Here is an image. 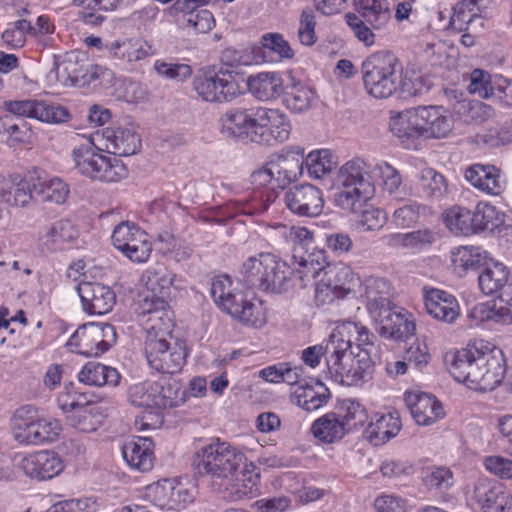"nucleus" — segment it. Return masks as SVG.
<instances>
[{
    "mask_svg": "<svg viewBox=\"0 0 512 512\" xmlns=\"http://www.w3.org/2000/svg\"><path fill=\"white\" fill-rule=\"evenodd\" d=\"M333 333H340L343 339H347L346 334L356 335V340L358 342L356 349L358 351L363 349L362 346L374 345L375 335L370 333L366 327L355 322L344 323L341 327L335 329ZM348 339L351 338L349 337Z\"/></svg>",
    "mask_w": 512,
    "mask_h": 512,
    "instance_id": "nucleus-60",
    "label": "nucleus"
},
{
    "mask_svg": "<svg viewBox=\"0 0 512 512\" xmlns=\"http://www.w3.org/2000/svg\"><path fill=\"white\" fill-rule=\"evenodd\" d=\"M103 69L98 65L79 61L74 54L67 55L63 60L56 62L55 74L62 86L82 87L99 78Z\"/></svg>",
    "mask_w": 512,
    "mask_h": 512,
    "instance_id": "nucleus-16",
    "label": "nucleus"
},
{
    "mask_svg": "<svg viewBox=\"0 0 512 512\" xmlns=\"http://www.w3.org/2000/svg\"><path fill=\"white\" fill-rule=\"evenodd\" d=\"M78 377L80 382L91 386L117 385L120 380L115 368L94 361L86 363Z\"/></svg>",
    "mask_w": 512,
    "mask_h": 512,
    "instance_id": "nucleus-42",
    "label": "nucleus"
},
{
    "mask_svg": "<svg viewBox=\"0 0 512 512\" xmlns=\"http://www.w3.org/2000/svg\"><path fill=\"white\" fill-rule=\"evenodd\" d=\"M420 182L423 189L431 197L439 198L447 191V183L444 176L431 168L421 171Z\"/></svg>",
    "mask_w": 512,
    "mask_h": 512,
    "instance_id": "nucleus-56",
    "label": "nucleus"
},
{
    "mask_svg": "<svg viewBox=\"0 0 512 512\" xmlns=\"http://www.w3.org/2000/svg\"><path fill=\"white\" fill-rule=\"evenodd\" d=\"M185 392L175 379L137 383L129 387L128 400L139 408L168 409L184 402Z\"/></svg>",
    "mask_w": 512,
    "mask_h": 512,
    "instance_id": "nucleus-7",
    "label": "nucleus"
},
{
    "mask_svg": "<svg viewBox=\"0 0 512 512\" xmlns=\"http://www.w3.org/2000/svg\"><path fill=\"white\" fill-rule=\"evenodd\" d=\"M483 257L479 247H458L452 255V262L456 267L462 268L463 270H476L482 262Z\"/></svg>",
    "mask_w": 512,
    "mask_h": 512,
    "instance_id": "nucleus-54",
    "label": "nucleus"
},
{
    "mask_svg": "<svg viewBox=\"0 0 512 512\" xmlns=\"http://www.w3.org/2000/svg\"><path fill=\"white\" fill-rule=\"evenodd\" d=\"M405 401L419 425H431L444 416L441 403L427 393H410L406 396Z\"/></svg>",
    "mask_w": 512,
    "mask_h": 512,
    "instance_id": "nucleus-27",
    "label": "nucleus"
},
{
    "mask_svg": "<svg viewBox=\"0 0 512 512\" xmlns=\"http://www.w3.org/2000/svg\"><path fill=\"white\" fill-rule=\"evenodd\" d=\"M255 111L236 109L227 112L223 118V131L230 136L250 139L256 130Z\"/></svg>",
    "mask_w": 512,
    "mask_h": 512,
    "instance_id": "nucleus-36",
    "label": "nucleus"
},
{
    "mask_svg": "<svg viewBox=\"0 0 512 512\" xmlns=\"http://www.w3.org/2000/svg\"><path fill=\"white\" fill-rule=\"evenodd\" d=\"M378 323V332L386 338L403 339L413 335L416 327L404 314L392 310L391 306L381 310L379 315H371Z\"/></svg>",
    "mask_w": 512,
    "mask_h": 512,
    "instance_id": "nucleus-25",
    "label": "nucleus"
},
{
    "mask_svg": "<svg viewBox=\"0 0 512 512\" xmlns=\"http://www.w3.org/2000/svg\"><path fill=\"white\" fill-rule=\"evenodd\" d=\"M483 464L491 474L501 479H512V459L492 455L485 457Z\"/></svg>",
    "mask_w": 512,
    "mask_h": 512,
    "instance_id": "nucleus-63",
    "label": "nucleus"
},
{
    "mask_svg": "<svg viewBox=\"0 0 512 512\" xmlns=\"http://www.w3.org/2000/svg\"><path fill=\"white\" fill-rule=\"evenodd\" d=\"M145 354L152 368L166 374L180 372L187 356L185 343L173 336L168 339L151 337L146 340Z\"/></svg>",
    "mask_w": 512,
    "mask_h": 512,
    "instance_id": "nucleus-10",
    "label": "nucleus"
},
{
    "mask_svg": "<svg viewBox=\"0 0 512 512\" xmlns=\"http://www.w3.org/2000/svg\"><path fill=\"white\" fill-rule=\"evenodd\" d=\"M12 421L13 436L21 444L38 445L53 441L61 431L58 420L38 418L32 406L17 409Z\"/></svg>",
    "mask_w": 512,
    "mask_h": 512,
    "instance_id": "nucleus-8",
    "label": "nucleus"
},
{
    "mask_svg": "<svg viewBox=\"0 0 512 512\" xmlns=\"http://www.w3.org/2000/svg\"><path fill=\"white\" fill-rule=\"evenodd\" d=\"M373 195V191L339 185L338 191L334 194V203L343 210L356 212L365 202L371 199Z\"/></svg>",
    "mask_w": 512,
    "mask_h": 512,
    "instance_id": "nucleus-48",
    "label": "nucleus"
},
{
    "mask_svg": "<svg viewBox=\"0 0 512 512\" xmlns=\"http://www.w3.org/2000/svg\"><path fill=\"white\" fill-rule=\"evenodd\" d=\"M465 178L487 194L499 195L503 190L500 170L493 165L474 164L466 170Z\"/></svg>",
    "mask_w": 512,
    "mask_h": 512,
    "instance_id": "nucleus-31",
    "label": "nucleus"
},
{
    "mask_svg": "<svg viewBox=\"0 0 512 512\" xmlns=\"http://www.w3.org/2000/svg\"><path fill=\"white\" fill-rule=\"evenodd\" d=\"M320 255H322V252L316 255V258L314 257L315 255L309 254L307 258L300 257L299 261L296 255H293L295 266L291 270L292 275L300 281L303 288L320 277L319 281L313 283L317 298L322 294L329 296V292L333 293L342 286L340 279L337 278V267L331 265L322 266L319 262Z\"/></svg>",
    "mask_w": 512,
    "mask_h": 512,
    "instance_id": "nucleus-9",
    "label": "nucleus"
},
{
    "mask_svg": "<svg viewBox=\"0 0 512 512\" xmlns=\"http://www.w3.org/2000/svg\"><path fill=\"white\" fill-rule=\"evenodd\" d=\"M211 296L223 312L246 325L262 327L266 322L261 302L247 300L241 291H235L228 276L213 279Z\"/></svg>",
    "mask_w": 512,
    "mask_h": 512,
    "instance_id": "nucleus-5",
    "label": "nucleus"
},
{
    "mask_svg": "<svg viewBox=\"0 0 512 512\" xmlns=\"http://www.w3.org/2000/svg\"><path fill=\"white\" fill-rule=\"evenodd\" d=\"M72 159L78 173L92 180L111 183L128 175V169L120 159L100 153L93 143L74 148Z\"/></svg>",
    "mask_w": 512,
    "mask_h": 512,
    "instance_id": "nucleus-6",
    "label": "nucleus"
},
{
    "mask_svg": "<svg viewBox=\"0 0 512 512\" xmlns=\"http://www.w3.org/2000/svg\"><path fill=\"white\" fill-rule=\"evenodd\" d=\"M102 139L107 152L114 155H134L141 147V140L131 127L106 128Z\"/></svg>",
    "mask_w": 512,
    "mask_h": 512,
    "instance_id": "nucleus-23",
    "label": "nucleus"
},
{
    "mask_svg": "<svg viewBox=\"0 0 512 512\" xmlns=\"http://www.w3.org/2000/svg\"><path fill=\"white\" fill-rule=\"evenodd\" d=\"M140 322L147 332L146 340H150L151 337L168 339L172 336L174 327L172 312L168 303L161 297H152L151 299L146 297L144 299Z\"/></svg>",
    "mask_w": 512,
    "mask_h": 512,
    "instance_id": "nucleus-15",
    "label": "nucleus"
},
{
    "mask_svg": "<svg viewBox=\"0 0 512 512\" xmlns=\"http://www.w3.org/2000/svg\"><path fill=\"white\" fill-rule=\"evenodd\" d=\"M268 257L269 253H261L258 256L248 258L242 264L241 280L248 288L263 290L266 272L265 261Z\"/></svg>",
    "mask_w": 512,
    "mask_h": 512,
    "instance_id": "nucleus-47",
    "label": "nucleus"
},
{
    "mask_svg": "<svg viewBox=\"0 0 512 512\" xmlns=\"http://www.w3.org/2000/svg\"><path fill=\"white\" fill-rule=\"evenodd\" d=\"M331 158L328 150L313 151L308 154L304 162L309 174L319 179L331 172L335 166V162Z\"/></svg>",
    "mask_w": 512,
    "mask_h": 512,
    "instance_id": "nucleus-53",
    "label": "nucleus"
},
{
    "mask_svg": "<svg viewBox=\"0 0 512 512\" xmlns=\"http://www.w3.org/2000/svg\"><path fill=\"white\" fill-rule=\"evenodd\" d=\"M249 91L261 101L278 98L283 92V80L276 72H262L247 79Z\"/></svg>",
    "mask_w": 512,
    "mask_h": 512,
    "instance_id": "nucleus-33",
    "label": "nucleus"
},
{
    "mask_svg": "<svg viewBox=\"0 0 512 512\" xmlns=\"http://www.w3.org/2000/svg\"><path fill=\"white\" fill-rule=\"evenodd\" d=\"M32 184L33 174L27 178L18 174L9 175L0 182V197L9 205L25 207L34 200Z\"/></svg>",
    "mask_w": 512,
    "mask_h": 512,
    "instance_id": "nucleus-24",
    "label": "nucleus"
},
{
    "mask_svg": "<svg viewBox=\"0 0 512 512\" xmlns=\"http://www.w3.org/2000/svg\"><path fill=\"white\" fill-rule=\"evenodd\" d=\"M473 216V232L493 231L504 223L505 215L498 211L495 206L480 202L475 207Z\"/></svg>",
    "mask_w": 512,
    "mask_h": 512,
    "instance_id": "nucleus-49",
    "label": "nucleus"
},
{
    "mask_svg": "<svg viewBox=\"0 0 512 512\" xmlns=\"http://www.w3.org/2000/svg\"><path fill=\"white\" fill-rule=\"evenodd\" d=\"M311 431L317 439L325 443L339 441L346 434L340 415L333 412L315 420L311 426Z\"/></svg>",
    "mask_w": 512,
    "mask_h": 512,
    "instance_id": "nucleus-43",
    "label": "nucleus"
},
{
    "mask_svg": "<svg viewBox=\"0 0 512 512\" xmlns=\"http://www.w3.org/2000/svg\"><path fill=\"white\" fill-rule=\"evenodd\" d=\"M26 33L34 34L35 27L26 20H18L14 23L13 27L6 29L2 33V39L7 45L18 48L24 45Z\"/></svg>",
    "mask_w": 512,
    "mask_h": 512,
    "instance_id": "nucleus-59",
    "label": "nucleus"
},
{
    "mask_svg": "<svg viewBox=\"0 0 512 512\" xmlns=\"http://www.w3.org/2000/svg\"><path fill=\"white\" fill-rule=\"evenodd\" d=\"M193 89L206 102L222 103L231 101L239 93V85L231 71H203L193 79Z\"/></svg>",
    "mask_w": 512,
    "mask_h": 512,
    "instance_id": "nucleus-11",
    "label": "nucleus"
},
{
    "mask_svg": "<svg viewBox=\"0 0 512 512\" xmlns=\"http://www.w3.org/2000/svg\"><path fill=\"white\" fill-rule=\"evenodd\" d=\"M476 2L474 0H464L458 2L453 7V14L450 17L449 27L456 31L468 29L475 20L480 17L476 13Z\"/></svg>",
    "mask_w": 512,
    "mask_h": 512,
    "instance_id": "nucleus-51",
    "label": "nucleus"
},
{
    "mask_svg": "<svg viewBox=\"0 0 512 512\" xmlns=\"http://www.w3.org/2000/svg\"><path fill=\"white\" fill-rule=\"evenodd\" d=\"M337 181L342 186L358 187L375 192L368 165L361 158H354L344 163L338 171Z\"/></svg>",
    "mask_w": 512,
    "mask_h": 512,
    "instance_id": "nucleus-32",
    "label": "nucleus"
},
{
    "mask_svg": "<svg viewBox=\"0 0 512 512\" xmlns=\"http://www.w3.org/2000/svg\"><path fill=\"white\" fill-rule=\"evenodd\" d=\"M444 222L456 234L465 236L474 234L472 213L464 207L454 206L448 209L444 214Z\"/></svg>",
    "mask_w": 512,
    "mask_h": 512,
    "instance_id": "nucleus-50",
    "label": "nucleus"
},
{
    "mask_svg": "<svg viewBox=\"0 0 512 512\" xmlns=\"http://www.w3.org/2000/svg\"><path fill=\"white\" fill-rule=\"evenodd\" d=\"M4 107L13 115L34 118L47 123H64L70 118V113L66 108L45 101H6Z\"/></svg>",
    "mask_w": 512,
    "mask_h": 512,
    "instance_id": "nucleus-18",
    "label": "nucleus"
},
{
    "mask_svg": "<svg viewBox=\"0 0 512 512\" xmlns=\"http://www.w3.org/2000/svg\"><path fill=\"white\" fill-rule=\"evenodd\" d=\"M154 68L158 74L177 81H183L192 74V68L187 64L156 61Z\"/></svg>",
    "mask_w": 512,
    "mask_h": 512,
    "instance_id": "nucleus-64",
    "label": "nucleus"
},
{
    "mask_svg": "<svg viewBox=\"0 0 512 512\" xmlns=\"http://www.w3.org/2000/svg\"><path fill=\"white\" fill-rule=\"evenodd\" d=\"M305 150L299 146L283 149L281 153L271 156L269 162L275 173V186L284 189L298 180L303 173Z\"/></svg>",
    "mask_w": 512,
    "mask_h": 512,
    "instance_id": "nucleus-17",
    "label": "nucleus"
},
{
    "mask_svg": "<svg viewBox=\"0 0 512 512\" xmlns=\"http://www.w3.org/2000/svg\"><path fill=\"white\" fill-rule=\"evenodd\" d=\"M399 59L389 51H378L368 56L361 65L365 91L376 99H388L399 90L411 95L403 79Z\"/></svg>",
    "mask_w": 512,
    "mask_h": 512,
    "instance_id": "nucleus-3",
    "label": "nucleus"
},
{
    "mask_svg": "<svg viewBox=\"0 0 512 512\" xmlns=\"http://www.w3.org/2000/svg\"><path fill=\"white\" fill-rule=\"evenodd\" d=\"M467 89L471 94L477 95L480 98L489 99L492 97L495 87L491 83L489 73L475 69L470 75V83Z\"/></svg>",
    "mask_w": 512,
    "mask_h": 512,
    "instance_id": "nucleus-58",
    "label": "nucleus"
},
{
    "mask_svg": "<svg viewBox=\"0 0 512 512\" xmlns=\"http://www.w3.org/2000/svg\"><path fill=\"white\" fill-rule=\"evenodd\" d=\"M112 242L116 249L134 262H145L152 251L146 232L128 221L114 228Z\"/></svg>",
    "mask_w": 512,
    "mask_h": 512,
    "instance_id": "nucleus-13",
    "label": "nucleus"
},
{
    "mask_svg": "<svg viewBox=\"0 0 512 512\" xmlns=\"http://www.w3.org/2000/svg\"><path fill=\"white\" fill-rule=\"evenodd\" d=\"M351 339H343L340 333H332L326 344L327 368L331 378L342 385L354 386L372 377L374 364L369 349H352Z\"/></svg>",
    "mask_w": 512,
    "mask_h": 512,
    "instance_id": "nucleus-2",
    "label": "nucleus"
},
{
    "mask_svg": "<svg viewBox=\"0 0 512 512\" xmlns=\"http://www.w3.org/2000/svg\"><path fill=\"white\" fill-rule=\"evenodd\" d=\"M390 130L398 138L420 137L418 107L399 112L390 118Z\"/></svg>",
    "mask_w": 512,
    "mask_h": 512,
    "instance_id": "nucleus-46",
    "label": "nucleus"
},
{
    "mask_svg": "<svg viewBox=\"0 0 512 512\" xmlns=\"http://www.w3.org/2000/svg\"><path fill=\"white\" fill-rule=\"evenodd\" d=\"M312 91L300 83H294L286 92L284 102L288 109L303 112L310 108Z\"/></svg>",
    "mask_w": 512,
    "mask_h": 512,
    "instance_id": "nucleus-52",
    "label": "nucleus"
},
{
    "mask_svg": "<svg viewBox=\"0 0 512 512\" xmlns=\"http://www.w3.org/2000/svg\"><path fill=\"white\" fill-rule=\"evenodd\" d=\"M102 414L99 408L84 404L66 416L67 424L75 430L84 433L96 431L102 424Z\"/></svg>",
    "mask_w": 512,
    "mask_h": 512,
    "instance_id": "nucleus-40",
    "label": "nucleus"
},
{
    "mask_svg": "<svg viewBox=\"0 0 512 512\" xmlns=\"http://www.w3.org/2000/svg\"><path fill=\"white\" fill-rule=\"evenodd\" d=\"M506 496L503 487L490 479H479L474 486L473 498L484 512H496Z\"/></svg>",
    "mask_w": 512,
    "mask_h": 512,
    "instance_id": "nucleus-37",
    "label": "nucleus"
},
{
    "mask_svg": "<svg viewBox=\"0 0 512 512\" xmlns=\"http://www.w3.org/2000/svg\"><path fill=\"white\" fill-rule=\"evenodd\" d=\"M84 311L103 315L110 312L116 302V294L109 287L97 282H81L77 286Z\"/></svg>",
    "mask_w": 512,
    "mask_h": 512,
    "instance_id": "nucleus-20",
    "label": "nucleus"
},
{
    "mask_svg": "<svg viewBox=\"0 0 512 512\" xmlns=\"http://www.w3.org/2000/svg\"><path fill=\"white\" fill-rule=\"evenodd\" d=\"M175 494L179 495L180 491H176L173 482L168 479L159 481L146 488V496L154 506L169 512L178 511V502L174 498Z\"/></svg>",
    "mask_w": 512,
    "mask_h": 512,
    "instance_id": "nucleus-44",
    "label": "nucleus"
},
{
    "mask_svg": "<svg viewBox=\"0 0 512 512\" xmlns=\"http://www.w3.org/2000/svg\"><path fill=\"white\" fill-rule=\"evenodd\" d=\"M420 136L426 138H442L448 135L453 127V119L446 115L441 107H418Z\"/></svg>",
    "mask_w": 512,
    "mask_h": 512,
    "instance_id": "nucleus-26",
    "label": "nucleus"
},
{
    "mask_svg": "<svg viewBox=\"0 0 512 512\" xmlns=\"http://www.w3.org/2000/svg\"><path fill=\"white\" fill-rule=\"evenodd\" d=\"M344 406L345 413L340 417L346 433L363 426L367 422V411L360 403L348 400L344 403Z\"/></svg>",
    "mask_w": 512,
    "mask_h": 512,
    "instance_id": "nucleus-55",
    "label": "nucleus"
},
{
    "mask_svg": "<svg viewBox=\"0 0 512 512\" xmlns=\"http://www.w3.org/2000/svg\"><path fill=\"white\" fill-rule=\"evenodd\" d=\"M285 202L293 213L307 217L318 216L324 206L322 192L311 184L292 187L285 194Z\"/></svg>",
    "mask_w": 512,
    "mask_h": 512,
    "instance_id": "nucleus-19",
    "label": "nucleus"
},
{
    "mask_svg": "<svg viewBox=\"0 0 512 512\" xmlns=\"http://www.w3.org/2000/svg\"><path fill=\"white\" fill-rule=\"evenodd\" d=\"M315 26L314 11L311 8L303 9L298 29V38L303 45L312 46L316 42Z\"/></svg>",
    "mask_w": 512,
    "mask_h": 512,
    "instance_id": "nucleus-61",
    "label": "nucleus"
},
{
    "mask_svg": "<svg viewBox=\"0 0 512 512\" xmlns=\"http://www.w3.org/2000/svg\"><path fill=\"white\" fill-rule=\"evenodd\" d=\"M175 275L164 267L148 271L146 285L153 293H159L162 296L168 294L173 284Z\"/></svg>",
    "mask_w": 512,
    "mask_h": 512,
    "instance_id": "nucleus-57",
    "label": "nucleus"
},
{
    "mask_svg": "<svg viewBox=\"0 0 512 512\" xmlns=\"http://www.w3.org/2000/svg\"><path fill=\"white\" fill-rule=\"evenodd\" d=\"M116 330L109 323H87L80 326L67 342L75 352L85 356H98L116 342Z\"/></svg>",
    "mask_w": 512,
    "mask_h": 512,
    "instance_id": "nucleus-12",
    "label": "nucleus"
},
{
    "mask_svg": "<svg viewBox=\"0 0 512 512\" xmlns=\"http://www.w3.org/2000/svg\"><path fill=\"white\" fill-rule=\"evenodd\" d=\"M32 191L34 200L62 204L69 195V186L62 179L42 177L36 172L33 173Z\"/></svg>",
    "mask_w": 512,
    "mask_h": 512,
    "instance_id": "nucleus-29",
    "label": "nucleus"
},
{
    "mask_svg": "<svg viewBox=\"0 0 512 512\" xmlns=\"http://www.w3.org/2000/svg\"><path fill=\"white\" fill-rule=\"evenodd\" d=\"M360 17L374 29H381L391 19V10L387 0H356Z\"/></svg>",
    "mask_w": 512,
    "mask_h": 512,
    "instance_id": "nucleus-39",
    "label": "nucleus"
},
{
    "mask_svg": "<svg viewBox=\"0 0 512 512\" xmlns=\"http://www.w3.org/2000/svg\"><path fill=\"white\" fill-rule=\"evenodd\" d=\"M499 299L504 305L492 310L488 318L496 322L512 323V284L501 291Z\"/></svg>",
    "mask_w": 512,
    "mask_h": 512,
    "instance_id": "nucleus-62",
    "label": "nucleus"
},
{
    "mask_svg": "<svg viewBox=\"0 0 512 512\" xmlns=\"http://www.w3.org/2000/svg\"><path fill=\"white\" fill-rule=\"evenodd\" d=\"M401 429V421L397 412L381 415L367 429V438L374 445H381L395 437Z\"/></svg>",
    "mask_w": 512,
    "mask_h": 512,
    "instance_id": "nucleus-41",
    "label": "nucleus"
},
{
    "mask_svg": "<svg viewBox=\"0 0 512 512\" xmlns=\"http://www.w3.org/2000/svg\"><path fill=\"white\" fill-rule=\"evenodd\" d=\"M367 309L371 315H379L381 310L389 307L390 283L384 278L369 277L363 283Z\"/></svg>",
    "mask_w": 512,
    "mask_h": 512,
    "instance_id": "nucleus-34",
    "label": "nucleus"
},
{
    "mask_svg": "<svg viewBox=\"0 0 512 512\" xmlns=\"http://www.w3.org/2000/svg\"><path fill=\"white\" fill-rule=\"evenodd\" d=\"M450 374L458 382L479 391H492L504 379L506 363L502 350L478 340L445 356Z\"/></svg>",
    "mask_w": 512,
    "mask_h": 512,
    "instance_id": "nucleus-1",
    "label": "nucleus"
},
{
    "mask_svg": "<svg viewBox=\"0 0 512 512\" xmlns=\"http://www.w3.org/2000/svg\"><path fill=\"white\" fill-rule=\"evenodd\" d=\"M266 272L263 291L281 293L285 290L286 283L290 279L292 272L287 263L273 254L265 261Z\"/></svg>",
    "mask_w": 512,
    "mask_h": 512,
    "instance_id": "nucleus-38",
    "label": "nucleus"
},
{
    "mask_svg": "<svg viewBox=\"0 0 512 512\" xmlns=\"http://www.w3.org/2000/svg\"><path fill=\"white\" fill-rule=\"evenodd\" d=\"M254 121H256V130L252 135V142L273 145L289 138L290 124L286 116L277 109H256Z\"/></svg>",
    "mask_w": 512,
    "mask_h": 512,
    "instance_id": "nucleus-14",
    "label": "nucleus"
},
{
    "mask_svg": "<svg viewBox=\"0 0 512 512\" xmlns=\"http://www.w3.org/2000/svg\"><path fill=\"white\" fill-rule=\"evenodd\" d=\"M78 236L76 227L69 220L62 219L50 224L41 240L50 250H62L66 245L73 244Z\"/></svg>",
    "mask_w": 512,
    "mask_h": 512,
    "instance_id": "nucleus-35",
    "label": "nucleus"
},
{
    "mask_svg": "<svg viewBox=\"0 0 512 512\" xmlns=\"http://www.w3.org/2000/svg\"><path fill=\"white\" fill-rule=\"evenodd\" d=\"M194 464L198 473L207 478L215 491L225 487L229 479L236 475L246 464V457L229 443L217 440L196 453Z\"/></svg>",
    "mask_w": 512,
    "mask_h": 512,
    "instance_id": "nucleus-4",
    "label": "nucleus"
},
{
    "mask_svg": "<svg viewBox=\"0 0 512 512\" xmlns=\"http://www.w3.org/2000/svg\"><path fill=\"white\" fill-rule=\"evenodd\" d=\"M426 311L433 318L452 323L459 316V305L456 298L445 291L431 289L424 295Z\"/></svg>",
    "mask_w": 512,
    "mask_h": 512,
    "instance_id": "nucleus-28",
    "label": "nucleus"
},
{
    "mask_svg": "<svg viewBox=\"0 0 512 512\" xmlns=\"http://www.w3.org/2000/svg\"><path fill=\"white\" fill-rule=\"evenodd\" d=\"M24 473L38 480L51 479L64 468L60 457L52 451H40L30 454L21 462Z\"/></svg>",
    "mask_w": 512,
    "mask_h": 512,
    "instance_id": "nucleus-22",
    "label": "nucleus"
},
{
    "mask_svg": "<svg viewBox=\"0 0 512 512\" xmlns=\"http://www.w3.org/2000/svg\"><path fill=\"white\" fill-rule=\"evenodd\" d=\"M255 467L245 464L240 470L229 479L225 487L216 489L224 499L232 502L243 501L257 496L259 475L254 472Z\"/></svg>",
    "mask_w": 512,
    "mask_h": 512,
    "instance_id": "nucleus-21",
    "label": "nucleus"
},
{
    "mask_svg": "<svg viewBox=\"0 0 512 512\" xmlns=\"http://www.w3.org/2000/svg\"><path fill=\"white\" fill-rule=\"evenodd\" d=\"M153 442L148 437H138L123 446L122 453L126 462L140 472H147L154 464Z\"/></svg>",
    "mask_w": 512,
    "mask_h": 512,
    "instance_id": "nucleus-30",
    "label": "nucleus"
},
{
    "mask_svg": "<svg viewBox=\"0 0 512 512\" xmlns=\"http://www.w3.org/2000/svg\"><path fill=\"white\" fill-rule=\"evenodd\" d=\"M509 271L499 262L488 264L478 277L479 287L486 295L502 291L508 284Z\"/></svg>",
    "mask_w": 512,
    "mask_h": 512,
    "instance_id": "nucleus-45",
    "label": "nucleus"
}]
</instances>
